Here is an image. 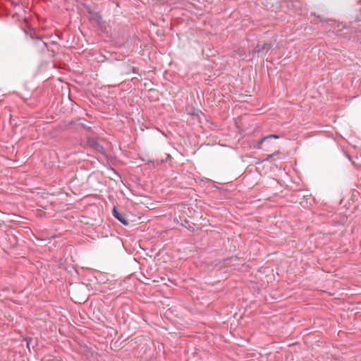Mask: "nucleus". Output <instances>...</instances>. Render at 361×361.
<instances>
[{
	"instance_id": "obj_1",
	"label": "nucleus",
	"mask_w": 361,
	"mask_h": 361,
	"mask_svg": "<svg viewBox=\"0 0 361 361\" xmlns=\"http://www.w3.org/2000/svg\"><path fill=\"white\" fill-rule=\"evenodd\" d=\"M87 145L99 152H104V147L99 143L98 140L94 138L88 139Z\"/></svg>"
},
{
	"instance_id": "obj_2",
	"label": "nucleus",
	"mask_w": 361,
	"mask_h": 361,
	"mask_svg": "<svg viewBox=\"0 0 361 361\" xmlns=\"http://www.w3.org/2000/svg\"><path fill=\"white\" fill-rule=\"evenodd\" d=\"M271 48V44L270 43H264L262 44H257V46L252 51V54L260 53L262 51H268Z\"/></svg>"
},
{
	"instance_id": "obj_3",
	"label": "nucleus",
	"mask_w": 361,
	"mask_h": 361,
	"mask_svg": "<svg viewBox=\"0 0 361 361\" xmlns=\"http://www.w3.org/2000/svg\"><path fill=\"white\" fill-rule=\"evenodd\" d=\"M114 216L121 222L123 225H128V221L124 215L121 214L118 212L116 207L113 209Z\"/></svg>"
},
{
	"instance_id": "obj_4",
	"label": "nucleus",
	"mask_w": 361,
	"mask_h": 361,
	"mask_svg": "<svg viewBox=\"0 0 361 361\" xmlns=\"http://www.w3.org/2000/svg\"><path fill=\"white\" fill-rule=\"evenodd\" d=\"M268 141L267 138V136L262 137V139H260L258 142H257V147L258 148H260V145L264 143V142H267Z\"/></svg>"
},
{
	"instance_id": "obj_5",
	"label": "nucleus",
	"mask_w": 361,
	"mask_h": 361,
	"mask_svg": "<svg viewBox=\"0 0 361 361\" xmlns=\"http://www.w3.org/2000/svg\"><path fill=\"white\" fill-rule=\"evenodd\" d=\"M280 152L279 151H276L275 152H274L273 154H269L267 156V157L264 159V161H269L270 160L272 157H274V156L277 155V154H279Z\"/></svg>"
},
{
	"instance_id": "obj_6",
	"label": "nucleus",
	"mask_w": 361,
	"mask_h": 361,
	"mask_svg": "<svg viewBox=\"0 0 361 361\" xmlns=\"http://www.w3.org/2000/svg\"><path fill=\"white\" fill-rule=\"evenodd\" d=\"M267 138L268 140H270V139H272V138H274V139H279V136L277 135L271 134V135H267Z\"/></svg>"
},
{
	"instance_id": "obj_7",
	"label": "nucleus",
	"mask_w": 361,
	"mask_h": 361,
	"mask_svg": "<svg viewBox=\"0 0 361 361\" xmlns=\"http://www.w3.org/2000/svg\"><path fill=\"white\" fill-rule=\"evenodd\" d=\"M133 72L134 73H137V71H136V68H133Z\"/></svg>"
},
{
	"instance_id": "obj_8",
	"label": "nucleus",
	"mask_w": 361,
	"mask_h": 361,
	"mask_svg": "<svg viewBox=\"0 0 361 361\" xmlns=\"http://www.w3.org/2000/svg\"><path fill=\"white\" fill-rule=\"evenodd\" d=\"M262 161H257V164H262Z\"/></svg>"
},
{
	"instance_id": "obj_9",
	"label": "nucleus",
	"mask_w": 361,
	"mask_h": 361,
	"mask_svg": "<svg viewBox=\"0 0 361 361\" xmlns=\"http://www.w3.org/2000/svg\"><path fill=\"white\" fill-rule=\"evenodd\" d=\"M347 157H348L349 160H351V157L349 155H348Z\"/></svg>"
}]
</instances>
